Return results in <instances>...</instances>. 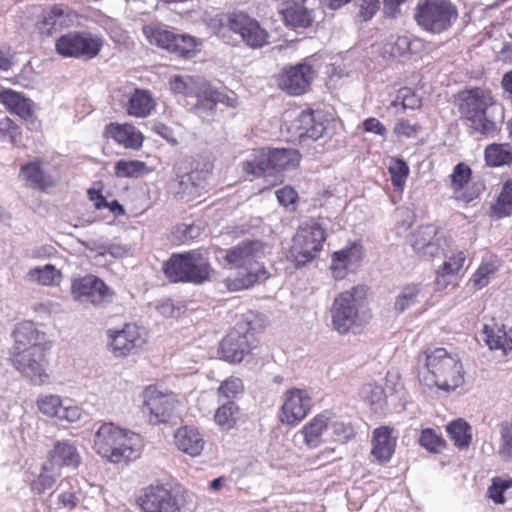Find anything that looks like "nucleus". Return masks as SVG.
Instances as JSON below:
<instances>
[{
	"label": "nucleus",
	"mask_w": 512,
	"mask_h": 512,
	"mask_svg": "<svg viewBox=\"0 0 512 512\" xmlns=\"http://www.w3.org/2000/svg\"><path fill=\"white\" fill-rule=\"evenodd\" d=\"M418 377L424 386L447 392L455 390L464 382L460 360L445 348L425 351L424 366L419 370Z\"/></svg>",
	"instance_id": "f257e3e1"
},
{
	"label": "nucleus",
	"mask_w": 512,
	"mask_h": 512,
	"mask_svg": "<svg viewBox=\"0 0 512 512\" xmlns=\"http://www.w3.org/2000/svg\"><path fill=\"white\" fill-rule=\"evenodd\" d=\"M497 111L502 117L501 108L496 104L490 90L474 87L463 92L460 112L465 124L473 132L481 135L494 134L497 131Z\"/></svg>",
	"instance_id": "f03ea898"
},
{
	"label": "nucleus",
	"mask_w": 512,
	"mask_h": 512,
	"mask_svg": "<svg viewBox=\"0 0 512 512\" xmlns=\"http://www.w3.org/2000/svg\"><path fill=\"white\" fill-rule=\"evenodd\" d=\"M265 255V245L260 240H246L228 249L225 261L231 268L244 269L245 273L233 280L234 289H247L255 283L265 280L269 273L260 265Z\"/></svg>",
	"instance_id": "7ed1b4c3"
},
{
	"label": "nucleus",
	"mask_w": 512,
	"mask_h": 512,
	"mask_svg": "<svg viewBox=\"0 0 512 512\" xmlns=\"http://www.w3.org/2000/svg\"><path fill=\"white\" fill-rule=\"evenodd\" d=\"M361 293L360 287H353L335 297L330 314L332 326L339 334H347L367 322L369 315Z\"/></svg>",
	"instance_id": "20e7f679"
},
{
	"label": "nucleus",
	"mask_w": 512,
	"mask_h": 512,
	"mask_svg": "<svg viewBox=\"0 0 512 512\" xmlns=\"http://www.w3.org/2000/svg\"><path fill=\"white\" fill-rule=\"evenodd\" d=\"M166 277L174 282L203 284L210 280L213 269L208 257L197 250L173 254L163 264Z\"/></svg>",
	"instance_id": "39448f33"
},
{
	"label": "nucleus",
	"mask_w": 512,
	"mask_h": 512,
	"mask_svg": "<svg viewBox=\"0 0 512 512\" xmlns=\"http://www.w3.org/2000/svg\"><path fill=\"white\" fill-rule=\"evenodd\" d=\"M253 313L246 314L222 339L219 353L230 363H239L256 346L255 333L260 329Z\"/></svg>",
	"instance_id": "423d86ee"
},
{
	"label": "nucleus",
	"mask_w": 512,
	"mask_h": 512,
	"mask_svg": "<svg viewBox=\"0 0 512 512\" xmlns=\"http://www.w3.org/2000/svg\"><path fill=\"white\" fill-rule=\"evenodd\" d=\"M457 18V7L449 0H419L414 14L418 26L432 34L449 30Z\"/></svg>",
	"instance_id": "0eeeda50"
},
{
	"label": "nucleus",
	"mask_w": 512,
	"mask_h": 512,
	"mask_svg": "<svg viewBox=\"0 0 512 512\" xmlns=\"http://www.w3.org/2000/svg\"><path fill=\"white\" fill-rule=\"evenodd\" d=\"M300 153L291 148L262 149L251 154V158L243 162V170L247 174L261 176L265 173L278 172L297 167Z\"/></svg>",
	"instance_id": "6e6552de"
},
{
	"label": "nucleus",
	"mask_w": 512,
	"mask_h": 512,
	"mask_svg": "<svg viewBox=\"0 0 512 512\" xmlns=\"http://www.w3.org/2000/svg\"><path fill=\"white\" fill-rule=\"evenodd\" d=\"M325 240V229L318 222L303 223L292 238L289 256L296 265H305L317 257Z\"/></svg>",
	"instance_id": "1a4fd4ad"
},
{
	"label": "nucleus",
	"mask_w": 512,
	"mask_h": 512,
	"mask_svg": "<svg viewBox=\"0 0 512 512\" xmlns=\"http://www.w3.org/2000/svg\"><path fill=\"white\" fill-rule=\"evenodd\" d=\"M49 345H34L23 351L15 352L12 364L34 385H43L49 378L46 368Z\"/></svg>",
	"instance_id": "9d476101"
},
{
	"label": "nucleus",
	"mask_w": 512,
	"mask_h": 512,
	"mask_svg": "<svg viewBox=\"0 0 512 512\" xmlns=\"http://www.w3.org/2000/svg\"><path fill=\"white\" fill-rule=\"evenodd\" d=\"M414 253L423 260H432L444 253L448 246L446 237L433 224L421 225L410 236Z\"/></svg>",
	"instance_id": "9b49d317"
},
{
	"label": "nucleus",
	"mask_w": 512,
	"mask_h": 512,
	"mask_svg": "<svg viewBox=\"0 0 512 512\" xmlns=\"http://www.w3.org/2000/svg\"><path fill=\"white\" fill-rule=\"evenodd\" d=\"M102 40L85 32H71L62 35L55 43L56 51L64 57L92 59L98 55Z\"/></svg>",
	"instance_id": "f8f14e48"
},
{
	"label": "nucleus",
	"mask_w": 512,
	"mask_h": 512,
	"mask_svg": "<svg viewBox=\"0 0 512 512\" xmlns=\"http://www.w3.org/2000/svg\"><path fill=\"white\" fill-rule=\"evenodd\" d=\"M136 502L143 512H181L178 496L163 484L143 488Z\"/></svg>",
	"instance_id": "ddd939ff"
},
{
	"label": "nucleus",
	"mask_w": 512,
	"mask_h": 512,
	"mask_svg": "<svg viewBox=\"0 0 512 512\" xmlns=\"http://www.w3.org/2000/svg\"><path fill=\"white\" fill-rule=\"evenodd\" d=\"M71 293L82 303H91L94 306H104L113 300V292L98 277L89 275L72 282Z\"/></svg>",
	"instance_id": "4468645a"
},
{
	"label": "nucleus",
	"mask_w": 512,
	"mask_h": 512,
	"mask_svg": "<svg viewBox=\"0 0 512 512\" xmlns=\"http://www.w3.org/2000/svg\"><path fill=\"white\" fill-rule=\"evenodd\" d=\"M228 28L239 34L243 42L251 48H261L268 44L269 33L260 23L249 15L238 12L228 15Z\"/></svg>",
	"instance_id": "2eb2a0df"
},
{
	"label": "nucleus",
	"mask_w": 512,
	"mask_h": 512,
	"mask_svg": "<svg viewBox=\"0 0 512 512\" xmlns=\"http://www.w3.org/2000/svg\"><path fill=\"white\" fill-rule=\"evenodd\" d=\"M143 397L144 411L149 414L150 423H166L171 419L177 404L173 393H162L149 386L144 390Z\"/></svg>",
	"instance_id": "dca6fc26"
},
{
	"label": "nucleus",
	"mask_w": 512,
	"mask_h": 512,
	"mask_svg": "<svg viewBox=\"0 0 512 512\" xmlns=\"http://www.w3.org/2000/svg\"><path fill=\"white\" fill-rule=\"evenodd\" d=\"M315 77L313 67L306 62L283 68L278 77V86L289 95L306 93Z\"/></svg>",
	"instance_id": "f3484780"
},
{
	"label": "nucleus",
	"mask_w": 512,
	"mask_h": 512,
	"mask_svg": "<svg viewBox=\"0 0 512 512\" xmlns=\"http://www.w3.org/2000/svg\"><path fill=\"white\" fill-rule=\"evenodd\" d=\"M36 405L43 415L59 421L73 423L81 420L83 415V410L79 406L73 404L70 399H62L59 395H40Z\"/></svg>",
	"instance_id": "a211bd4d"
},
{
	"label": "nucleus",
	"mask_w": 512,
	"mask_h": 512,
	"mask_svg": "<svg viewBox=\"0 0 512 512\" xmlns=\"http://www.w3.org/2000/svg\"><path fill=\"white\" fill-rule=\"evenodd\" d=\"M110 347L116 357L135 353L145 343L141 328L135 323H126L122 329L108 330Z\"/></svg>",
	"instance_id": "6ab92c4d"
},
{
	"label": "nucleus",
	"mask_w": 512,
	"mask_h": 512,
	"mask_svg": "<svg viewBox=\"0 0 512 512\" xmlns=\"http://www.w3.org/2000/svg\"><path fill=\"white\" fill-rule=\"evenodd\" d=\"M312 399L307 391L293 388L284 394V403L281 407V422L293 425L302 421L310 412Z\"/></svg>",
	"instance_id": "aec40b11"
},
{
	"label": "nucleus",
	"mask_w": 512,
	"mask_h": 512,
	"mask_svg": "<svg viewBox=\"0 0 512 512\" xmlns=\"http://www.w3.org/2000/svg\"><path fill=\"white\" fill-rule=\"evenodd\" d=\"M450 178L456 199L466 203L477 198L484 189V185L481 183H473L465 189V186L469 183L471 178V168L463 162L458 163L453 168Z\"/></svg>",
	"instance_id": "412c9836"
},
{
	"label": "nucleus",
	"mask_w": 512,
	"mask_h": 512,
	"mask_svg": "<svg viewBox=\"0 0 512 512\" xmlns=\"http://www.w3.org/2000/svg\"><path fill=\"white\" fill-rule=\"evenodd\" d=\"M124 429L113 423H103L94 435V449L101 457L109 462L113 456V448L119 444Z\"/></svg>",
	"instance_id": "4be33fe9"
},
{
	"label": "nucleus",
	"mask_w": 512,
	"mask_h": 512,
	"mask_svg": "<svg viewBox=\"0 0 512 512\" xmlns=\"http://www.w3.org/2000/svg\"><path fill=\"white\" fill-rule=\"evenodd\" d=\"M392 433L393 429L388 426H381L373 431L371 454L381 464L388 462L395 452L397 437Z\"/></svg>",
	"instance_id": "5701e85b"
},
{
	"label": "nucleus",
	"mask_w": 512,
	"mask_h": 512,
	"mask_svg": "<svg viewBox=\"0 0 512 512\" xmlns=\"http://www.w3.org/2000/svg\"><path fill=\"white\" fill-rule=\"evenodd\" d=\"M176 447L192 457L199 456L204 449L205 441L197 428L193 426L179 427L174 433Z\"/></svg>",
	"instance_id": "b1692460"
},
{
	"label": "nucleus",
	"mask_w": 512,
	"mask_h": 512,
	"mask_svg": "<svg viewBox=\"0 0 512 512\" xmlns=\"http://www.w3.org/2000/svg\"><path fill=\"white\" fill-rule=\"evenodd\" d=\"M202 182L201 172L191 171L177 176L171 183V190L177 199L190 201L199 195Z\"/></svg>",
	"instance_id": "393cba45"
},
{
	"label": "nucleus",
	"mask_w": 512,
	"mask_h": 512,
	"mask_svg": "<svg viewBox=\"0 0 512 512\" xmlns=\"http://www.w3.org/2000/svg\"><path fill=\"white\" fill-rule=\"evenodd\" d=\"M143 444L141 437L131 431H123V437L116 447L113 448L111 463H120L122 461H132L137 459L142 450Z\"/></svg>",
	"instance_id": "a878e982"
},
{
	"label": "nucleus",
	"mask_w": 512,
	"mask_h": 512,
	"mask_svg": "<svg viewBox=\"0 0 512 512\" xmlns=\"http://www.w3.org/2000/svg\"><path fill=\"white\" fill-rule=\"evenodd\" d=\"M361 259V247L353 244L336 251L332 256L331 271L334 278L343 279L347 271L356 266Z\"/></svg>",
	"instance_id": "bb28decb"
},
{
	"label": "nucleus",
	"mask_w": 512,
	"mask_h": 512,
	"mask_svg": "<svg viewBox=\"0 0 512 512\" xmlns=\"http://www.w3.org/2000/svg\"><path fill=\"white\" fill-rule=\"evenodd\" d=\"M69 21L68 9L62 5H53L43 11L38 28L41 34L49 36L67 26Z\"/></svg>",
	"instance_id": "cd10ccee"
},
{
	"label": "nucleus",
	"mask_w": 512,
	"mask_h": 512,
	"mask_svg": "<svg viewBox=\"0 0 512 512\" xmlns=\"http://www.w3.org/2000/svg\"><path fill=\"white\" fill-rule=\"evenodd\" d=\"M106 134L126 148L139 149L143 144L142 134L130 124L110 123Z\"/></svg>",
	"instance_id": "c85d7f7f"
},
{
	"label": "nucleus",
	"mask_w": 512,
	"mask_h": 512,
	"mask_svg": "<svg viewBox=\"0 0 512 512\" xmlns=\"http://www.w3.org/2000/svg\"><path fill=\"white\" fill-rule=\"evenodd\" d=\"M330 424V414L327 412L316 415L306 423L299 434L309 448H316L322 443V435Z\"/></svg>",
	"instance_id": "c756f323"
},
{
	"label": "nucleus",
	"mask_w": 512,
	"mask_h": 512,
	"mask_svg": "<svg viewBox=\"0 0 512 512\" xmlns=\"http://www.w3.org/2000/svg\"><path fill=\"white\" fill-rule=\"evenodd\" d=\"M0 103L24 120L30 119L33 115L32 101L12 89L0 91Z\"/></svg>",
	"instance_id": "7c9ffc66"
},
{
	"label": "nucleus",
	"mask_w": 512,
	"mask_h": 512,
	"mask_svg": "<svg viewBox=\"0 0 512 512\" xmlns=\"http://www.w3.org/2000/svg\"><path fill=\"white\" fill-rule=\"evenodd\" d=\"M300 138L317 140L323 136L326 129L324 122L313 111H302L295 121Z\"/></svg>",
	"instance_id": "2f4dec72"
},
{
	"label": "nucleus",
	"mask_w": 512,
	"mask_h": 512,
	"mask_svg": "<svg viewBox=\"0 0 512 512\" xmlns=\"http://www.w3.org/2000/svg\"><path fill=\"white\" fill-rule=\"evenodd\" d=\"M465 260L466 255L464 251H457L448 257V259L443 262L441 270L437 274L436 285L444 289L452 284L462 269Z\"/></svg>",
	"instance_id": "473e14b6"
},
{
	"label": "nucleus",
	"mask_w": 512,
	"mask_h": 512,
	"mask_svg": "<svg viewBox=\"0 0 512 512\" xmlns=\"http://www.w3.org/2000/svg\"><path fill=\"white\" fill-rule=\"evenodd\" d=\"M279 12L287 26L306 28L314 19L313 10L306 7V4L279 7Z\"/></svg>",
	"instance_id": "72a5a7b5"
},
{
	"label": "nucleus",
	"mask_w": 512,
	"mask_h": 512,
	"mask_svg": "<svg viewBox=\"0 0 512 512\" xmlns=\"http://www.w3.org/2000/svg\"><path fill=\"white\" fill-rule=\"evenodd\" d=\"M50 461L58 466L77 468L81 462L76 447L67 441H57L50 451Z\"/></svg>",
	"instance_id": "f704fd0d"
},
{
	"label": "nucleus",
	"mask_w": 512,
	"mask_h": 512,
	"mask_svg": "<svg viewBox=\"0 0 512 512\" xmlns=\"http://www.w3.org/2000/svg\"><path fill=\"white\" fill-rule=\"evenodd\" d=\"M484 340L490 349L512 350V329L505 331L497 324L483 327Z\"/></svg>",
	"instance_id": "c9c22d12"
},
{
	"label": "nucleus",
	"mask_w": 512,
	"mask_h": 512,
	"mask_svg": "<svg viewBox=\"0 0 512 512\" xmlns=\"http://www.w3.org/2000/svg\"><path fill=\"white\" fill-rule=\"evenodd\" d=\"M16 352L23 351L34 345H46L40 341V332L32 322L20 323L14 330Z\"/></svg>",
	"instance_id": "e433bc0d"
},
{
	"label": "nucleus",
	"mask_w": 512,
	"mask_h": 512,
	"mask_svg": "<svg viewBox=\"0 0 512 512\" xmlns=\"http://www.w3.org/2000/svg\"><path fill=\"white\" fill-rule=\"evenodd\" d=\"M155 107V102L149 92L135 89L127 104V113L134 117H147Z\"/></svg>",
	"instance_id": "4c0bfd02"
},
{
	"label": "nucleus",
	"mask_w": 512,
	"mask_h": 512,
	"mask_svg": "<svg viewBox=\"0 0 512 512\" xmlns=\"http://www.w3.org/2000/svg\"><path fill=\"white\" fill-rule=\"evenodd\" d=\"M21 174L33 188L44 190L53 185L51 177L45 174L39 162H29L23 165Z\"/></svg>",
	"instance_id": "58836bf2"
},
{
	"label": "nucleus",
	"mask_w": 512,
	"mask_h": 512,
	"mask_svg": "<svg viewBox=\"0 0 512 512\" xmlns=\"http://www.w3.org/2000/svg\"><path fill=\"white\" fill-rule=\"evenodd\" d=\"M142 32L150 44L171 51L177 34L155 25H144Z\"/></svg>",
	"instance_id": "ea45409f"
},
{
	"label": "nucleus",
	"mask_w": 512,
	"mask_h": 512,
	"mask_svg": "<svg viewBox=\"0 0 512 512\" xmlns=\"http://www.w3.org/2000/svg\"><path fill=\"white\" fill-rule=\"evenodd\" d=\"M450 439L459 449L467 448L472 440L471 427L463 419L449 423L446 427Z\"/></svg>",
	"instance_id": "a19ab883"
},
{
	"label": "nucleus",
	"mask_w": 512,
	"mask_h": 512,
	"mask_svg": "<svg viewBox=\"0 0 512 512\" xmlns=\"http://www.w3.org/2000/svg\"><path fill=\"white\" fill-rule=\"evenodd\" d=\"M150 172L147 164L139 160H119L115 163L114 173L119 178H138Z\"/></svg>",
	"instance_id": "79ce46f5"
},
{
	"label": "nucleus",
	"mask_w": 512,
	"mask_h": 512,
	"mask_svg": "<svg viewBox=\"0 0 512 512\" xmlns=\"http://www.w3.org/2000/svg\"><path fill=\"white\" fill-rule=\"evenodd\" d=\"M239 416V407L234 401L223 402L214 414L217 425L223 430L233 428Z\"/></svg>",
	"instance_id": "37998d69"
},
{
	"label": "nucleus",
	"mask_w": 512,
	"mask_h": 512,
	"mask_svg": "<svg viewBox=\"0 0 512 512\" xmlns=\"http://www.w3.org/2000/svg\"><path fill=\"white\" fill-rule=\"evenodd\" d=\"M194 96L197 98V108L213 110L217 101H221L219 91L212 88L211 85L201 77V83L197 84Z\"/></svg>",
	"instance_id": "c03bdc74"
},
{
	"label": "nucleus",
	"mask_w": 512,
	"mask_h": 512,
	"mask_svg": "<svg viewBox=\"0 0 512 512\" xmlns=\"http://www.w3.org/2000/svg\"><path fill=\"white\" fill-rule=\"evenodd\" d=\"M498 456L506 462H512V420L503 421L498 427Z\"/></svg>",
	"instance_id": "a18cd8bd"
},
{
	"label": "nucleus",
	"mask_w": 512,
	"mask_h": 512,
	"mask_svg": "<svg viewBox=\"0 0 512 512\" xmlns=\"http://www.w3.org/2000/svg\"><path fill=\"white\" fill-rule=\"evenodd\" d=\"M361 397L375 412L382 411L387 404V396L382 386L368 383L361 389Z\"/></svg>",
	"instance_id": "49530a36"
},
{
	"label": "nucleus",
	"mask_w": 512,
	"mask_h": 512,
	"mask_svg": "<svg viewBox=\"0 0 512 512\" xmlns=\"http://www.w3.org/2000/svg\"><path fill=\"white\" fill-rule=\"evenodd\" d=\"M28 277L31 281L44 286L55 285L60 282L61 273L52 264L43 267H35L29 270Z\"/></svg>",
	"instance_id": "de8ad7c7"
},
{
	"label": "nucleus",
	"mask_w": 512,
	"mask_h": 512,
	"mask_svg": "<svg viewBox=\"0 0 512 512\" xmlns=\"http://www.w3.org/2000/svg\"><path fill=\"white\" fill-rule=\"evenodd\" d=\"M512 487V477L495 476L491 479V484L487 488V498L496 505H504L506 498L504 492Z\"/></svg>",
	"instance_id": "09e8293b"
},
{
	"label": "nucleus",
	"mask_w": 512,
	"mask_h": 512,
	"mask_svg": "<svg viewBox=\"0 0 512 512\" xmlns=\"http://www.w3.org/2000/svg\"><path fill=\"white\" fill-rule=\"evenodd\" d=\"M486 163L492 167H498L512 162V153L505 144H490L485 148Z\"/></svg>",
	"instance_id": "8fccbe9b"
},
{
	"label": "nucleus",
	"mask_w": 512,
	"mask_h": 512,
	"mask_svg": "<svg viewBox=\"0 0 512 512\" xmlns=\"http://www.w3.org/2000/svg\"><path fill=\"white\" fill-rule=\"evenodd\" d=\"M421 288L418 285L411 284L402 288L396 297L394 308L398 313H402L408 308L419 302Z\"/></svg>",
	"instance_id": "3c124183"
},
{
	"label": "nucleus",
	"mask_w": 512,
	"mask_h": 512,
	"mask_svg": "<svg viewBox=\"0 0 512 512\" xmlns=\"http://www.w3.org/2000/svg\"><path fill=\"white\" fill-rule=\"evenodd\" d=\"M244 386L242 380L237 377H229L218 387V397L220 401H234L243 393Z\"/></svg>",
	"instance_id": "603ef678"
},
{
	"label": "nucleus",
	"mask_w": 512,
	"mask_h": 512,
	"mask_svg": "<svg viewBox=\"0 0 512 512\" xmlns=\"http://www.w3.org/2000/svg\"><path fill=\"white\" fill-rule=\"evenodd\" d=\"M73 479L62 480L58 485L60 491L58 495L59 503L68 509H73L79 503V490L72 486Z\"/></svg>",
	"instance_id": "864d4df0"
},
{
	"label": "nucleus",
	"mask_w": 512,
	"mask_h": 512,
	"mask_svg": "<svg viewBox=\"0 0 512 512\" xmlns=\"http://www.w3.org/2000/svg\"><path fill=\"white\" fill-rule=\"evenodd\" d=\"M493 211L498 217H505L512 212V180L504 183L502 190L497 198Z\"/></svg>",
	"instance_id": "5fc2aeb1"
},
{
	"label": "nucleus",
	"mask_w": 512,
	"mask_h": 512,
	"mask_svg": "<svg viewBox=\"0 0 512 512\" xmlns=\"http://www.w3.org/2000/svg\"><path fill=\"white\" fill-rule=\"evenodd\" d=\"M196 46L197 44L195 38L189 35L177 34L176 39L173 41L170 53L185 59H189L195 55Z\"/></svg>",
	"instance_id": "6e6d98bb"
},
{
	"label": "nucleus",
	"mask_w": 512,
	"mask_h": 512,
	"mask_svg": "<svg viewBox=\"0 0 512 512\" xmlns=\"http://www.w3.org/2000/svg\"><path fill=\"white\" fill-rule=\"evenodd\" d=\"M496 271L497 264L495 260L492 258L483 260L471 278L473 286L478 289L485 287L490 281V276Z\"/></svg>",
	"instance_id": "4d7b16f0"
},
{
	"label": "nucleus",
	"mask_w": 512,
	"mask_h": 512,
	"mask_svg": "<svg viewBox=\"0 0 512 512\" xmlns=\"http://www.w3.org/2000/svg\"><path fill=\"white\" fill-rule=\"evenodd\" d=\"M198 83H201V77L198 76H174L170 80V87L171 90L176 93L192 97L194 96Z\"/></svg>",
	"instance_id": "13d9d810"
},
{
	"label": "nucleus",
	"mask_w": 512,
	"mask_h": 512,
	"mask_svg": "<svg viewBox=\"0 0 512 512\" xmlns=\"http://www.w3.org/2000/svg\"><path fill=\"white\" fill-rule=\"evenodd\" d=\"M57 476V473L52 468L43 466L37 478L31 481V490L37 494L44 493L54 486Z\"/></svg>",
	"instance_id": "bf43d9fd"
},
{
	"label": "nucleus",
	"mask_w": 512,
	"mask_h": 512,
	"mask_svg": "<svg viewBox=\"0 0 512 512\" xmlns=\"http://www.w3.org/2000/svg\"><path fill=\"white\" fill-rule=\"evenodd\" d=\"M388 170L393 186L402 190L409 174L407 163L400 158L392 159Z\"/></svg>",
	"instance_id": "052dcab7"
},
{
	"label": "nucleus",
	"mask_w": 512,
	"mask_h": 512,
	"mask_svg": "<svg viewBox=\"0 0 512 512\" xmlns=\"http://www.w3.org/2000/svg\"><path fill=\"white\" fill-rule=\"evenodd\" d=\"M419 444L432 453H440L445 448L444 439L432 428H425L421 431Z\"/></svg>",
	"instance_id": "680f3d73"
},
{
	"label": "nucleus",
	"mask_w": 512,
	"mask_h": 512,
	"mask_svg": "<svg viewBox=\"0 0 512 512\" xmlns=\"http://www.w3.org/2000/svg\"><path fill=\"white\" fill-rule=\"evenodd\" d=\"M391 105L393 107L401 105L403 110H413L421 106V98L411 88L403 87L398 90L396 98L392 101Z\"/></svg>",
	"instance_id": "e2e57ef3"
},
{
	"label": "nucleus",
	"mask_w": 512,
	"mask_h": 512,
	"mask_svg": "<svg viewBox=\"0 0 512 512\" xmlns=\"http://www.w3.org/2000/svg\"><path fill=\"white\" fill-rule=\"evenodd\" d=\"M421 126L418 123H411L409 120L399 119L393 129V132L398 137L413 138L416 137Z\"/></svg>",
	"instance_id": "0e129e2a"
},
{
	"label": "nucleus",
	"mask_w": 512,
	"mask_h": 512,
	"mask_svg": "<svg viewBox=\"0 0 512 512\" xmlns=\"http://www.w3.org/2000/svg\"><path fill=\"white\" fill-rule=\"evenodd\" d=\"M18 126L8 117L0 120V139L14 143L19 134Z\"/></svg>",
	"instance_id": "69168bd1"
},
{
	"label": "nucleus",
	"mask_w": 512,
	"mask_h": 512,
	"mask_svg": "<svg viewBox=\"0 0 512 512\" xmlns=\"http://www.w3.org/2000/svg\"><path fill=\"white\" fill-rule=\"evenodd\" d=\"M331 428L333 433L337 436L338 440L344 441L350 439L354 435L353 427L350 423L341 420L332 421L330 419Z\"/></svg>",
	"instance_id": "338daca9"
},
{
	"label": "nucleus",
	"mask_w": 512,
	"mask_h": 512,
	"mask_svg": "<svg viewBox=\"0 0 512 512\" xmlns=\"http://www.w3.org/2000/svg\"><path fill=\"white\" fill-rule=\"evenodd\" d=\"M279 203L285 207L294 205L298 197L297 192L290 186H285L276 191Z\"/></svg>",
	"instance_id": "774afa93"
}]
</instances>
